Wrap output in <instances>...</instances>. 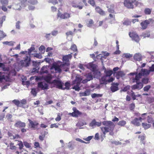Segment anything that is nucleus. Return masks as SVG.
Wrapping results in <instances>:
<instances>
[{
  "mask_svg": "<svg viewBox=\"0 0 154 154\" xmlns=\"http://www.w3.org/2000/svg\"><path fill=\"white\" fill-rule=\"evenodd\" d=\"M103 125L105 127H101V130L104 135L105 136L106 134L109 132L112 131L115 128L114 123L110 121H105L102 122Z\"/></svg>",
  "mask_w": 154,
  "mask_h": 154,
  "instance_id": "f257e3e1",
  "label": "nucleus"
},
{
  "mask_svg": "<svg viewBox=\"0 0 154 154\" xmlns=\"http://www.w3.org/2000/svg\"><path fill=\"white\" fill-rule=\"evenodd\" d=\"M51 75L50 74H48L44 77V79L47 83L50 84H53L54 87L57 88H62V82L59 80L55 79L53 81L51 82L52 79Z\"/></svg>",
  "mask_w": 154,
  "mask_h": 154,
  "instance_id": "f03ea898",
  "label": "nucleus"
},
{
  "mask_svg": "<svg viewBox=\"0 0 154 154\" xmlns=\"http://www.w3.org/2000/svg\"><path fill=\"white\" fill-rule=\"evenodd\" d=\"M82 80V78L76 76L75 79L73 82V84H75V85L73 87L72 89H75V91H79L80 89L79 85Z\"/></svg>",
  "mask_w": 154,
  "mask_h": 154,
  "instance_id": "7ed1b4c3",
  "label": "nucleus"
},
{
  "mask_svg": "<svg viewBox=\"0 0 154 154\" xmlns=\"http://www.w3.org/2000/svg\"><path fill=\"white\" fill-rule=\"evenodd\" d=\"M31 60L30 57H26L24 60L20 61L19 65L22 67H26L28 66L29 65Z\"/></svg>",
  "mask_w": 154,
  "mask_h": 154,
  "instance_id": "20e7f679",
  "label": "nucleus"
},
{
  "mask_svg": "<svg viewBox=\"0 0 154 154\" xmlns=\"http://www.w3.org/2000/svg\"><path fill=\"white\" fill-rule=\"evenodd\" d=\"M136 0H125L124 4L125 7L128 8H134L133 4Z\"/></svg>",
  "mask_w": 154,
  "mask_h": 154,
  "instance_id": "39448f33",
  "label": "nucleus"
},
{
  "mask_svg": "<svg viewBox=\"0 0 154 154\" xmlns=\"http://www.w3.org/2000/svg\"><path fill=\"white\" fill-rule=\"evenodd\" d=\"M87 69H90L93 72L96 71L97 69V66L96 64L93 63V62H91L88 64L84 65Z\"/></svg>",
  "mask_w": 154,
  "mask_h": 154,
  "instance_id": "423d86ee",
  "label": "nucleus"
},
{
  "mask_svg": "<svg viewBox=\"0 0 154 154\" xmlns=\"http://www.w3.org/2000/svg\"><path fill=\"white\" fill-rule=\"evenodd\" d=\"M154 71V65H152V66L150 68L149 70H147L146 69H142L141 71L140 72L141 73L142 75H149L151 71L153 72Z\"/></svg>",
  "mask_w": 154,
  "mask_h": 154,
  "instance_id": "0eeeda50",
  "label": "nucleus"
},
{
  "mask_svg": "<svg viewBox=\"0 0 154 154\" xmlns=\"http://www.w3.org/2000/svg\"><path fill=\"white\" fill-rule=\"evenodd\" d=\"M135 82L136 83V84L131 86V88L132 90L137 89L139 90L142 88L143 87V84L142 83L138 81H136Z\"/></svg>",
  "mask_w": 154,
  "mask_h": 154,
  "instance_id": "6e6552de",
  "label": "nucleus"
},
{
  "mask_svg": "<svg viewBox=\"0 0 154 154\" xmlns=\"http://www.w3.org/2000/svg\"><path fill=\"white\" fill-rule=\"evenodd\" d=\"M22 5L23 7H26L27 2L30 4L35 5L38 3L37 0H22Z\"/></svg>",
  "mask_w": 154,
  "mask_h": 154,
  "instance_id": "1a4fd4ad",
  "label": "nucleus"
},
{
  "mask_svg": "<svg viewBox=\"0 0 154 154\" xmlns=\"http://www.w3.org/2000/svg\"><path fill=\"white\" fill-rule=\"evenodd\" d=\"M38 87L42 90H47L48 89V85L46 82H42L38 83Z\"/></svg>",
  "mask_w": 154,
  "mask_h": 154,
  "instance_id": "9d476101",
  "label": "nucleus"
},
{
  "mask_svg": "<svg viewBox=\"0 0 154 154\" xmlns=\"http://www.w3.org/2000/svg\"><path fill=\"white\" fill-rule=\"evenodd\" d=\"M101 125V122H97L95 119H94L90 123L89 126L94 128L96 127H100Z\"/></svg>",
  "mask_w": 154,
  "mask_h": 154,
  "instance_id": "9b49d317",
  "label": "nucleus"
},
{
  "mask_svg": "<svg viewBox=\"0 0 154 154\" xmlns=\"http://www.w3.org/2000/svg\"><path fill=\"white\" fill-rule=\"evenodd\" d=\"M129 35L130 37L132 38L133 40H134L136 42H139L140 39L137 35L135 32H131L129 33Z\"/></svg>",
  "mask_w": 154,
  "mask_h": 154,
  "instance_id": "f8f14e48",
  "label": "nucleus"
},
{
  "mask_svg": "<svg viewBox=\"0 0 154 154\" xmlns=\"http://www.w3.org/2000/svg\"><path fill=\"white\" fill-rule=\"evenodd\" d=\"M28 120L29 123V125L30 126L31 128L33 130H35L37 128V126L38 125V123L36 121H33L30 119H28Z\"/></svg>",
  "mask_w": 154,
  "mask_h": 154,
  "instance_id": "ddd939ff",
  "label": "nucleus"
},
{
  "mask_svg": "<svg viewBox=\"0 0 154 154\" xmlns=\"http://www.w3.org/2000/svg\"><path fill=\"white\" fill-rule=\"evenodd\" d=\"M72 110L73 112L69 113V114L73 117H77L82 114L81 112L77 110L75 107H73Z\"/></svg>",
  "mask_w": 154,
  "mask_h": 154,
  "instance_id": "4468645a",
  "label": "nucleus"
},
{
  "mask_svg": "<svg viewBox=\"0 0 154 154\" xmlns=\"http://www.w3.org/2000/svg\"><path fill=\"white\" fill-rule=\"evenodd\" d=\"M152 20H153L152 19L150 18L148 20H146L142 22L140 24L142 29H146L147 28L148 25Z\"/></svg>",
  "mask_w": 154,
  "mask_h": 154,
  "instance_id": "2eb2a0df",
  "label": "nucleus"
},
{
  "mask_svg": "<svg viewBox=\"0 0 154 154\" xmlns=\"http://www.w3.org/2000/svg\"><path fill=\"white\" fill-rule=\"evenodd\" d=\"M51 69H54L56 72L60 73L62 71L60 65L59 66L57 63H53L52 65Z\"/></svg>",
  "mask_w": 154,
  "mask_h": 154,
  "instance_id": "dca6fc26",
  "label": "nucleus"
},
{
  "mask_svg": "<svg viewBox=\"0 0 154 154\" xmlns=\"http://www.w3.org/2000/svg\"><path fill=\"white\" fill-rule=\"evenodd\" d=\"M119 84L117 83H113L110 87V89L112 92H115L119 90Z\"/></svg>",
  "mask_w": 154,
  "mask_h": 154,
  "instance_id": "f3484780",
  "label": "nucleus"
},
{
  "mask_svg": "<svg viewBox=\"0 0 154 154\" xmlns=\"http://www.w3.org/2000/svg\"><path fill=\"white\" fill-rule=\"evenodd\" d=\"M75 142L72 141L69 142L67 144L68 148L70 150L74 149L75 148Z\"/></svg>",
  "mask_w": 154,
  "mask_h": 154,
  "instance_id": "a211bd4d",
  "label": "nucleus"
},
{
  "mask_svg": "<svg viewBox=\"0 0 154 154\" xmlns=\"http://www.w3.org/2000/svg\"><path fill=\"white\" fill-rule=\"evenodd\" d=\"M15 127L17 128H23L26 126V123L21 121L17 122L14 125Z\"/></svg>",
  "mask_w": 154,
  "mask_h": 154,
  "instance_id": "6ab92c4d",
  "label": "nucleus"
},
{
  "mask_svg": "<svg viewBox=\"0 0 154 154\" xmlns=\"http://www.w3.org/2000/svg\"><path fill=\"white\" fill-rule=\"evenodd\" d=\"M22 1L21 3H19L18 4H15L13 5V8L16 10H20L22 8L25 7H23L22 5Z\"/></svg>",
  "mask_w": 154,
  "mask_h": 154,
  "instance_id": "aec40b11",
  "label": "nucleus"
},
{
  "mask_svg": "<svg viewBox=\"0 0 154 154\" xmlns=\"http://www.w3.org/2000/svg\"><path fill=\"white\" fill-rule=\"evenodd\" d=\"M8 78V76L5 72L0 71V82L2 81L3 79L6 80Z\"/></svg>",
  "mask_w": 154,
  "mask_h": 154,
  "instance_id": "412c9836",
  "label": "nucleus"
},
{
  "mask_svg": "<svg viewBox=\"0 0 154 154\" xmlns=\"http://www.w3.org/2000/svg\"><path fill=\"white\" fill-rule=\"evenodd\" d=\"M142 76L141 73H140V72L138 74L137 73L135 75V78H134L133 79V82H135L136 81L139 82V80L141 78Z\"/></svg>",
  "mask_w": 154,
  "mask_h": 154,
  "instance_id": "4be33fe9",
  "label": "nucleus"
},
{
  "mask_svg": "<svg viewBox=\"0 0 154 154\" xmlns=\"http://www.w3.org/2000/svg\"><path fill=\"white\" fill-rule=\"evenodd\" d=\"M85 76L88 81H90L93 79V76L91 72L86 73L85 75Z\"/></svg>",
  "mask_w": 154,
  "mask_h": 154,
  "instance_id": "5701e85b",
  "label": "nucleus"
},
{
  "mask_svg": "<svg viewBox=\"0 0 154 154\" xmlns=\"http://www.w3.org/2000/svg\"><path fill=\"white\" fill-rule=\"evenodd\" d=\"M134 59L137 61H140L142 60V56L140 53H136L134 57Z\"/></svg>",
  "mask_w": 154,
  "mask_h": 154,
  "instance_id": "b1692460",
  "label": "nucleus"
},
{
  "mask_svg": "<svg viewBox=\"0 0 154 154\" xmlns=\"http://www.w3.org/2000/svg\"><path fill=\"white\" fill-rule=\"evenodd\" d=\"M96 11L100 14L102 15H105V13L104 11L101 9L99 7H97L95 8Z\"/></svg>",
  "mask_w": 154,
  "mask_h": 154,
  "instance_id": "393cba45",
  "label": "nucleus"
},
{
  "mask_svg": "<svg viewBox=\"0 0 154 154\" xmlns=\"http://www.w3.org/2000/svg\"><path fill=\"white\" fill-rule=\"evenodd\" d=\"M72 57V56L71 54L64 56L63 57V60L65 61L68 62L69 61V59L71 58Z\"/></svg>",
  "mask_w": 154,
  "mask_h": 154,
  "instance_id": "a878e982",
  "label": "nucleus"
},
{
  "mask_svg": "<svg viewBox=\"0 0 154 154\" xmlns=\"http://www.w3.org/2000/svg\"><path fill=\"white\" fill-rule=\"evenodd\" d=\"M131 122L134 125L137 126L140 125L138 119L137 118L134 119L133 121H131Z\"/></svg>",
  "mask_w": 154,
  "mask_h": 154,
  "instance_id": "bb28decb",
  "label": "nucleus"
},
{
  "mask_svg": "<svg viewBox=\"0 0 154 154\" xmlns=\"http://www.w3.org/2000/svg\"><path fill=\"white\" fill-rule=\"evenodd\" d=\"M93 74H94V77L98 78L101 76V73L100 71H99L97 69L95 71H94Z\"/></svg>",
  "mask_w": 154,
  "mask_h": 154,
  "instance_id": "cd10ccee",
  "label": "nucleus"
},
{
  "mask_svg": "<svg viewBox=\"0 0 154 154\" xmlns=\"http://www.w3.org/2000/svg\"><path fill=\"white\" fill-rule=\"evenodd\" d=\"M68 66L66 63L62 64L60 65V67L64 71L67 72L69 70V68L68 67Z\"/></svg>",
  "mask_w": 154,
  "mask_h": 154,
  "instance_id": "c85d7f7f",
  "label": "nucleus"
},
{
  "mask_svg": "<svg viewBox=\"0 0 154 154\" xmlns=\"http://www.w3.org/2000/svg\"><path fill=\"white\" fill-rule=\"evenodd\" d=\"M125 75L124 72L122 71H120L116 73L117 79H118L120 77H122Z\"/></svg>",
  "mask_w": 154,
  "mask_h": 154,
  "instance_id": "c756f323",
  "label": "nucleus"
},
{
  "mask_svg": "<svg viewBox=\"0 0 154 154\" xmlns=\"http://www.w3.org/2000/svg\"><path fill=\"white\" fill-rule=\"evenodd\" d=\"M40 73L41 74L47 73H48L46 66H44L42 67L40 71Z\"/></svg>",
  "mask_w": 154,
  "mask_h": 154,
  "instance_id": "7c9ffc66",
  "label": "nucleus"
},
{
  "mask_svg": "<svg viewBox=\"0 0 154 154\" xmlns=\"http://www.w3.org/2000/svg\"><path fill=\"white\" fill-rule=\"evenodd\" d=\"M63 84V83L62 82V88H59V89H62L63 90H65V89L69 90V89L70 84L68 82H66L65 83V87L64 88H63L62 87Z\"/></svg>",
  "mask_w": 154,
  "mask_h": 154,
  "instance_id": "2f4dec72",
  "label": "nucleus"
},
{
  "mask_svg": "<svg viewBox=\"0 0 154 154\" xmlns=\"http://www.w3.org/2000/svg\"><path fill=\"white\" fill-rule=\"evenodd\" d=\"M8 135L11 139H17L19 137V136L18 135L15 134V135H14L11 133H8Z\"/></svg>",
  "mask_w": 154,
  "mask_h": 154,
  "instance_id": "473e14b6",
  "label": "nucleus"
},
{
  "mask_svg": "<svg viewBox=\"0 0 154 154\" xmlns=\"http://www.w3.org/2000/svg\"><path fill=\"white\" fill-rule=\"evenodd\" d=\"M12 102L17 106L21 107L20 102L18 100L15 99L12 100Z\"/></svg>",
  "mask_w": 154,
  "mask_h": 154,
  "instance_id": "72a5a7b5",
  "label": "nucleus"
},
{
  "mask_svg": "<svg viewBox=\"0 0 154 154\" xmlns=\"http://www.w3.org/2000/svg\"><path fill=\"white\" fill-rule=\"evenodd\" d=\"M152 11V9L146 8L144 9V12L146 14L149 15L151 14Z\"/></svg>",
  "mask_w": 154,
  "mask_h": 154,
  "instance_id": "f704fd0d",
  "label": "nucleus"
},
{
  "mask_svg": "<svg viewBox=\"0 0 154 154\" xmlns=\"http://www.w3.org/2000/svg\"><path fill=\"white\" fill-rule=\"evenodd\" d=\"M104 72L106 73V77H109L111 76L113 73V72L111 70L106 71L105 69Z\"/></svg>",
  "mask_w": 154,
  "mask_h": 154,
  "instance_id": "c9c22d12",
  "label": "nucleus"
},
{
  "mask_svg": "<svg viewBox=\"0 0 154 154\" xmlns=\"http://www.w3.org/2000/svg\"><path fill=\"white\" fill-rule=\"evenodd\" d=\"M145 135H140L139 136V138L140 139L141 142L143 144H145V143L143 141L145 138Z\"/></svg>",
  "mask_w": 154,
  "mask_h": 154,
  "instance_id": "e433bc0d",
  "label": "nucleus"
},
{
  "mask_svg": "<svg viewBox=\"0 0 154 154\" xmlns=\"http://www.w3.org/2000/svg\"><path fill=\"white\" fill-rule=\"evenodd\" d=\"M142 125L145 129H148L151 126L150 124H147V123H143L142 124Z\"/></svg>",
  "mask_w": 154,
  "mask_h": 154,
  "instance_id": "4c0bfd02",
  "label": "nucleus"
},
{
  "mask_svg": "<svg viewBox=\"0 0 154 154\" xmlns=\"http://www.w3.org/2000/svg\"><path fill=\"white\" fill-rule=\"evenodd\" d=\"M127 93L128 94H130L132 97L133 99L134 100L136 99L135 98V94L134 93L133 91L131 90L130 92H128Z\"/></svg>",
  "mask_w": 154,
  "mask_h": 154,
  "instance_id": "58836bf2",
  "label": "nucleus"
},
{
  "mask_svg": "<svg viewBox=\"0 0 154 154\" xmlns=\"http://www.w3.org/2000/svg\"><path fill=\"white\" fill-rule=\"evenodd\" d=\"M91 97L93 98H94L95 97H101L102 96V94L94 93V94H92L91 95Z\"/></svg>",
  "mask_w": 154,
  "mask_h": 154,
  "instance_id": "ea45409f",
  "label": "nucleus"
},
{
  "mask_svg": "<svg viewBox=\"0 0 154 154\" xmlns=\"http://www.w3.org/2000/svg\"><path fill=\"white\" fill-rule=\"evenodd\" d=\"M122 57H125L126 58H129L132 57V55L130 54L129 53H124L123 54Z\"/></svg>",
  "mask_w": 154,
  "mask_h": 154,
  "instance_id": "a19ab883",
  "label": "nucleus"
},
{
  "mask_svg": "<svg viewBox=\"0 0 154 154\" xmlns=\"http://www.w3.org/2000/svg\"><path fill=\"white\" fill-rule=\"evenodd\" d=\"M126 124V122L125 121H124V120H122V121H119L118 122V124L119 125L121 126H123L125 125Z\"/></svg>",
  "mask_w": 154,
  "mask_h": 154,
  "instance_id": "79ce46f5",
  "label": "nucleus"
},
{
  "mask_svg": "<svg viewBox=\"0 0 154 154\" xmlns=\"http://www.w3.org/2000/svg\"><path fill=\"white\" fill-rule=\"evenodd\" d=\"M5 18L6 16H5L0 18V27L2 26L3 22L5 20Z\"/></svg>",
  "mask_w": 154,
  "mask_h": 154,
  "instance_id": "37998d69",
  "label": "nucleus"
},
{
  "mask_svg": "<svg viewBox=\"0 0 154 154\" xmlns=\"http://www.w3.org/2000/svg\"><path fill=\"white\" fill-rule=\"evenodd\" d=\"M20 102L21 107H22L23 108H24V107H23V105L26 104V99H23L21 100Z\"/></svg>",
  "mask_w": 154,
  "mask_h": 154,
  "instance_id": "c03bdc74",
  "label": "nucleus"
},
{
  "mask_svg": "<svg viewBox=\"0 0 154 154\" xmlns=\"http://www.w3.org/2000/svg\"><path fill=\"white\" fill-rule=\"evenodd\" d=\"M39 50L42 53H44L45 51V48L44 46L41 45L39 48Z\"/></svg>",
  "mask_w": 154,
  "mask_h": 154,
  "instance_id": "a18cd8bd",
  "label": "nucleus"
},
{
  "mask_svg": "<svg viewBox=\"0 0 154 154\" xmlns=\"http://www.w3.org/2000/svg\"><path fill=\"white\" fill-rule=\"evenodd\" d=\"M33 56L38 59H41L42 57L40 53L35 54H34Z\"/></svg>",
  "mask_w": 154,
  "mask_h": 154,
  "instance_id": "49530a36",
  "label": "nucleus"
},
{
  "mask_svg": "<svg viewBox=\"0 0 154 154\" xmlns=\"http://www.w3.org/2000/svg\"><path fill=\"white\" fill-rule=\"evenodd\" d=\"M149 79L147 78H143L142 80V83L145 84H147L148 82Z\"/></svg>",
  "mask_w": 154,
  "mask_h": 154,
  "instance_id": "de8ad7c7",
  "label": "nucleus"
},
{
  "mask_svg": "<svg viewBox=\"0 0 154 154\" xmlns=\"http://www.w3.org/2000/svg\"><path fill=\"white\" fill-rule=\"evenodd\" d=\"M130 88V86L129 85H127L124 87L123 89H122L121 91H123L125 92L127 91Z\"/></svg>",
  "mask_w": 154,
  "mask_h": 154,
  "instance_id": "09e8293b",
  "label": "nucleus"
},
{
  "mask_svg": "<svg viewBox=\"0 0 154 154\" xmlns=\"http://www.w3.org/2000/svg\"><path fill=\"white\" fill-rule=\"evenodd\" d=\"M58 17H60L61 19H65L64 18V14H61L60 12V11H58V12L57 14Z\"/></svg>",
  "mask_w": 154,
  "mask_h": 154,
  "instance_id": "8fccbe9b",
  "label": "nucleus"
},
{
  "mask_svg": "<svg viewBox=\"0 0 154 154\" xmlns=\"http://www.w3.org/2000/svg\"><path fill=\"white\" fill-rule=\"evenodd\" d=\"M0 34H2L3 36H0V41L1 40L2 38L5 37L6 36V35L5 33L3 31L1 30H0Z\"/></svg>",
  "mask_w": 154,
  "mask_h": 154,
  "instance_id": "3c124183",
  "label": "nucleus"
},
{
  "mask_svg": "<svg viewBox=\"0 0 154 154\" xmlns=\"http://www.w3.org/2000/svg\"><path fill=\"white\" fill-rule=\"evenodd\" d=\"M2 67L3 70L4 71H8L9 70V69L7 68H5V66L3 63H0V67Z\"/></svg>",
  "mask_w": 154,
  "mask_h": 154,
  "instance_id": "603ef678",
  "label": "nucleus"
},
{
  "mask_svg": "<svg viewBox=\"0 0 154 154\" xmlns=\"http://www.w3.org/2000/svg\"><path fill=\"white\" fill-rule=\"evenodd\" d=\"M71 48L74 51H77V47L75 44L72 45L71 46Z\"/></svg>",
  "mask_w": 154,
  "mask_h": 154,
  "instance_id": "864d4df0",
  "label": "nucleus"
},
{
  "mask_svg": "<svg viewBox=\"0 0 154 154\" xmlns=\"http://www.w3.org/2000/svg\"><path fill=\"white\" fill-rule=\"evenodd\" d=\"M151 86L149 85H147L144 87L143 90L145 91H148L150 88Z\"/></svg>",
  "mask_w": 154,
  "mask_h": 154,
  "instance_id": "5fc2aeb1",
  "label": "nucleus"
},
{
  "mask_svg": "<svg viewBox=\"0 0 154 154\" xmlns=\"http://www.w3.org/2000/svg\"><path fill=\"white\" fill-rule=\"evenodd\" d=\"M108 11L110 13H114V14L116 13L115 12V11L113 9V8H112L110 7V8H108Z\"/></svg>",
  "mask_w": 154,
  "mask_h": 154,
  "instance_id": "6e6d98bb",
  "label": "nucleus"
},
{
  "mask_svg": "<svg viewBox=\"0 0 154 154\" xmlns=\"http://www.w3.org/2000/svg\"><path fill=\"white\" fill-rule=\"evenodd\" d=\"M20 21H18L16 22V27L17 29H20Z\"/></svg>",
  "mask_w": 154,
  "mask_h": 154,
  "instance_id": "4d7b16f0",
  "label": "nucleus"
},
{
  "mask_svg": "<svg viewBox=\"0 0 154 154\" xmlns=\"http://www.w3.org/2000/svg\"><path fill=\"white\" fill-rule=\"evenodd\" d=\"M23 144L22 141H20L19 143L18 144V145L19 146V148L20 149H22L23 147Z\"/></svg>",
  "mask_w": 154,
  "mask_h": 154,
  "instance_id": "13d9d810",
  "label": "nucleus"
},
{
  "mask_svg": "<svg viewBox=\"0 0 154 154\" xmlns=\"http://www.w3.org/2000/svg\"><path fill=\"white\" fill-rule=\"evenodd\" d=\"M14 143H10V149H16V147L15 146H14Z\"/></svg>",
  "mask_w": 154,
  "mask_h": 154,
  "instance_id": "bf43d9fd",
  "label": "nucleus"
},
{
  "mask_svg": "<svg viewBox=\"0 0 154 154\" xmlns=\"http://www.w3.org/2000/svg\"><path fill=\"white\" fill-rule=\"evenodd\" d=\"M16 73V70L15 69H12L11 71H10L9 72V74H12V75H15Z\"/></svg>",
  "mask_w": 154,
  "mask_h": 154,
  "instance_id": "052dcab7",
  "label": "nucleus"
},
{
  "mask_svg": "<svg viewBox=\"0 0 154 154\" xmlns=\"http://www.w3.org/2000/svg\"><path fill=\"white\" fill-rule=\"evenodd\" d=\"M84 93L85 94L86 96H88L90 94V91L89 90L87 89L85 90Z\"/></svg>",
  "mask_w": 154,
  "mask_h": 154,
  "instance_id": "680f3d73",
  "label": "nucleus"
},
{
  "mask_svg": "<svg viewBox=\"0 0 154 154\" xmlns=\"http://www.w3.org/2000/svg\"><path fill=\"white\" fill-rule=\"evenodd\" d=\"M0 2L3 5H7L8 3V0H0Z\"/></svg>",
  "mask_w": 154,
  "mask_h": 154,
  "instance_id": "e2e57ef3",
  "label": "nucleus"
},
{
  "mask_svg": "<svg viewBox=\"0 0 154 154\" xmlns=\"http://www.w3.org/2000/svg\"><path fill=\"white\" fill-rule=\"evenodd\" d=\"M31 93L32 94L35 96L36 95V94H37L36 90L35 89H32L31 91Z\"/></svg>",
  "mask_w": 154,
  "mask_h": 154,
  "instance_id": "0e129e2a",
  "label": "nucleus"
},
{
  "mask_svg": "<svg viewBox=\"0 0 154 154\" xmlns=\"http://www.w3.org/2000/svg\"><path fill=\"white\" fill-rule=\"evenodd\" d=\"M49 2L52 3L53 5H55L57 3V0H49Z\"/></svg>",
  "mask_w": 154,
  "mask_h": 154,
  "instance_id": "69168bd1",
  "label": "nucleus"
},
{
  "mask_svg": "<svg viewBox=\"0 0 154 154\" xmlns=\"http://www.w3.org/2000/svg\"><path fill=\"white\" fill-rule=\"evenodd\" d=\"M57 30H54L51 32V34L53 36H56L58 33Z\"/></svg>",
  "mask_w": 154,
  "mask_h": 154,
  "instance_id": "338daca9",
  "label": "nucleus"
},
{
  "mask_svg": "<svg viewBox=\"0 0 154 154\" xmlns=\"http://www.w3.org/2000/svg\"><path fill=\"white\" fill-rule=\"evenodd\" d=\"M131 23V22L130 21H129L128 20H126L124 21V22H123V24L124 25L128 26Z\"/></svg>",
  "mask_w": 154,
  "mask_h": 154,
  "instance_id": "774afa93",
  "label": "nucleus"
}]
</instances>
